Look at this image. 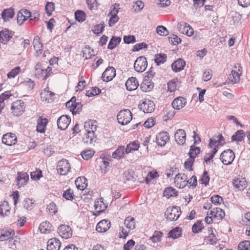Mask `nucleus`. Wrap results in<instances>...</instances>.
I'll return each mask as SVG.
<instances>
[{"label": "nucleus", "instance_id": "f257e3e1", "mask_svg": "<svg viewBox=\"0 0 250 250\" xmlns=\"http://www.w3.org/2000/svg\"><path fill=\"white\" fill-rule=\"evenodd\" d=\"M181 214L180 207H169L165 212V216L167 219L170 221L177 220Z\"/></svg>", "mask_w": 250, "mask_h": 250}, {"label": "nucleus", "instance_id": "f03ea898", "mask_svg": "<svg viewBox=\"0 0 250 250\" xmlns=\"http://www.w3.org/2000/svg\"><path fill=\"white\" fill-rule=\"evenodd\" d=\"M117 118L118 123L121 125H127L132 119V113L129 109H124L118 113Z\"/></svg>", "mask_w": 250, "mask_h": 250}, {"label": "nucleus", "instance_id": "7ed1b4c3", "mask_svg": "<svg viewBox=\"0 0 250 250\" xmlns=\"http://www.w3.org/2000/svg\"><path fill=\"white\" fill-rule=\"evenodd\" d=\"M235 158V155L232 150L227 149L224 150L220 155V159L222 162L226 165H230Z\"/></svg>", "mask_w": 250, "mask_h": 250}, {"label": "nucleus", "instance_id": "20e7f679", "mask_svg": "<svg viewBox=\"0 0 250 250\" xmlns=\"http://www.w3.org/2000/svg\"><path fill=\"white\" fill-rule=\"evenodd\" d=\"M147 66L146 59L144 56H140L137 58L134 63L135 70L138 72L145 71Z\"/></svg>", "mask_w": 250, "mask_h": 250}, {"label": "nucleus", "instance_id": "39448f33", "mask_svg": "<svg viewBox=\"0 0 250 250\" xmlns=\"http://www.w3.org/2000/svg\"><path fill=\"white\" fill-rule=\"evenodd\" d=\"M70 165L67 160L60 161L57 167V171L62 175H66L70 170Z\"/></svg>", "mask_w": 250, "mask_h": 250}, {"label": "nucleus", "instance_id": "423d86ee", "mask_svg": "<svg viewBox=\"0 0 250 250\" xmlns=\"http://www.w3.org/2000/svg\"><path fill=\"white\" fill-rule=\"evenodd\" d=\"M24 103L21 100H18L14 102L11 106L12 113L15 116L21 115L24 112Z\"/></svg>", "mask_w": 250, "mask_h": 250}, {"label": "nucleus", "instance_id": "0eeeda50", "mask_svg": "<svg viewBox=\"0 0 250 250\" xmlns=\"http://www.w3.org/2000/svg\"><path fill=\"white\" fill-rule=\"evenodd\" d=\"M225 144V141L223 136L220 133H217L210 139L209 146L212 148L213 146H222Z\"/></svg>", "mask_w": 250, "mask_h": 250}, {"label": "nucleus", "instance_id": "6e6552de", "mask_svg": "<svg viewBox=\"0 0 250 250\" xmlns=\"http://www.w3.org/2000/svg\"><path fill=\"white\" fill-rule=\"evenodd\" d=\"M188 179L187 176L185 174H177L174 179L175 186L179 188H184L188 184Z\"/></svg>", "mask_w": 250, "mask_h": 250}, {"label": "nucleus", "instance_id": "1a4fd4ad", "mask_svg": "<svg viewBox=\"0 0 250 250\" xmlns=\"http://www.w3.org/2000/svg\"><path fill=\"white\" fill-rule=\"evenodd\" d=\"M59 234L63 238L67 239L71 237L72 230L71 228L65 225H62L58 229Z\"/></svg>", "mask_w": 250, "mask_h": 250}, {"label": "nucleus", "instance_id": "9d476101", "mask_svg": "<svg viewBox=\"0 0 250 250\" xmlns=\"http://www.w3.org/2000/svg\"><path fill=\"white\" fill-rule=\"evenodd\" d=\"M242 67L241 66H238V71L240 72L239 73L236 70H232L231 71L229 77H228V83H231L232 84L237 83L240 81V76L241 75Z\"/></svg>", "mask_w": 250, "mask_h": 250}, {"label": "nucleus", "instance_id": "9b49d317", "mask_svg": "<svg viewBox=\"0 0 250 250\" xmlns=\"http://www.w3.org/2000/svg\"><path fill=\"white\" fill-rule=\"evenodd\" d=\"M232 184L238 190H244L248 186V183L246 179L239 176L235 177L233 180Z\"/></svg>", "mask_w": 250, "mask_h": 250}, {"label": "nucleus", "instance_id": "f8f14e48", "mask_svg": "<svg viewBox=\"0 0 250 250\" xmlns=\"http://www.w3.org/2000/svg\"><path fill=\"white\" fill-rule=\"evenodd\" d=\"M139 105L140 108L142 109L145 113H151L155 109V104L153 102L147 99H145Z\"/></svg>", "mask_w": 250, "mask_h": 250}, {"label": "nucleus", "instance_id": "ddd939ff", "mask_svg": "<svg viewBox=\"0 0 250 250\" xmlns=\"http://www.w3.org/2000/svg\"><path fill=\"white\" fill-rule=\"evenodd\" d=\"M71 121L70 118L67 115H62L57 120V125L59 129L65 130L69 125Z\"/></svg>", "mask_w": 250, "mask_h": 250}, {"label": "nucleus", "instance_id": "4468645a", "mask_svg": "<svg viewBox=\"0 0 250 250\" xmlns=\"http://www.w3.org/2000/svg\"><path fill=\"white\" fill-rule=\"evenodd\" d=\"M116 76V70L113 67H108L102 74V79L104 81L109 82L111 81Z\"/></svg>", "mask_w": 250, "mask_h": 250}, {"label": "nucleus", "instance_id": "2eb2a0df", "mask_svg": "<svg viewBox=\"0 0 250 250\" xmlns=\"http://www.w3.org/2000/svg\"><path fill=\"white\" fill-rule=\"evenodd\" d=\"M17 141V137L15 134L12 133L5 134L2 138V142L9 146L15 145Z\"/></svg>", "mask_w": 250, "mask_h": 250}, {"label": "nucleus", "instance_id": "dca6fc26", "mask_svg": "<svg viewBox=\"0 0 250 250\" xmlns=\"http://www.w3.org/2000/svg\"><path fill=\"white\" fill-rule=\"evenodd\" d=\"M174 138L178 145H184L186 140V134L185 130L182 129H178L175 133Z\"/></svg>", "mask_w": 250, "mask_h": 250}, {"label": "nucleus", "instance_id": "f3484780", "mask_svg": "<svg viewBox=\"0 0 250 250\" xmlns=\"http://www.w3.org/2000/svg\"><path fill=\"white\" fill-rule=\"evenodd\" d=\"M187 99L183 97H178L174 99L171 105L174 109L179 110L185 106Z\"/></svg>", "mask_w": 250, "mask_h": 250}, {"label": "nucleus", "instance_id": "a211bd4d", "mask_svg": "<svg viewBox=\"0 0 250 250\" xmlns=\"http://www.w3.org/2000/svg\"><path fill=\"white\" fill-rule=\"evenodd\" d=\"M207 214L208 215H212L214 219L217 220H222L225 215L224 211L219 208H213L209 212L208 211Z\"/></svg>", "mask_w": 250, "mask_h": 250}, {"label": "nucleus", "instance_id": "6ab92c4d", "mask_svg": "<svg viewBox=\"0 0 250 250\" xmlns=\"http://www.w3.org/2000/svg\"><path fill=\"white\" fill-rule=\"evenodd\" d=\"M156 143L158 145L164 146L169 139V136L167 132H162L156 136Z\"/></svg>", "mask_w": 250, "mask_h": 250}, {"label": "nucleus", "instance_id": "aec40b11", "mask_svg": "<svg viewBox=\"0 0 250 250\" xmlns=\"http://www.w3.org/2000/svg\"><path fill=\"white\" fill-rule=\"evenodd\" d=\"M61 242L56 238L50 239L47 242V250H59L61 247Z\"/></svg>", "mask_w": 250, "mask_h": 250}, {"label": "nucleus", "instance_id": "412c9836", "mask_svg": "<svg viewBox=\"0 0 250 250\" xmlns=\"http://www.w3.org/2000/svg\"><path fill=\"white\" fill-rule=\"evenodd\" d=\"M110 227V223L107 220H102L96 226V230L99 232L106 231Z\"/></svg>", "mask_w": 250, "mask_h": 250}, {"label": "nucleus", "instance_id": "4be33fe9", "mask_svg": "<svg viewBox=\"0 0 250 250\" xmlns=\"http://www.w3.org/2000/svg\"><path fill=\"white\" fill-rule=\"evenodd\" d=\"M139 85L137 79L135 77H130L126 81L125 86L127 90L132 91L137 89Z\"/></svg>", "mask_w": 250, "mask_h": 250}, {"label": "nucleus", "instance_id": "5701e85b", "mask_svg": "<svg viewBox=\"0 0 250 250\" xmlns=\"http://www.w3.org/2000/svg\"><path fill=\"white\" fill-rule=\"evenodd\" d=\"M29 180V176L26 173L19 172L17 177V185L19 187L25 185Z\"/></svg>", "mask_w": 250, "mask_h": 250}, {"label": "nucleus", "instance_id": "b1692460", "mask_svg": "<svg viewBox=\"0 0 250 250\" xmlns=\"http://www.w3.org/2000/svg\"><path fill=\"white\" fill-rule=\"evenodd\" d=\"M33 44L34 48L36 50V56H39L42 53V44L40 42V39L39 36H36L33 40Z\"/></svg>", "mask_w": 250, "mask_h": 250}, {"label": "nucleus", "instance_id": "393cba45", "mask_svg": "<svg viewBox=\"0 0 250 250\" xmlns=\"http://www.w3.org/2000/svg\"><path fill=\"white\" fill-rule=\"evenodd\" d=\"M15 15L14 9L12 7L4 9L1 14V17L4 21H9L12 19Z\"/></svg>", "mask_w": 250, "mask_h": 250}, {"label": "nucleus", "instance_id": "a878e982", "mask_svg": "<svg viewBox=\"0 0 250 250\" xmlns=\"http://www.w3.org/2000/svg\"><path fill=\"white\" fill-rule=\"evenodd\" d=\"M12 37V35L8 29H4L0 31V42L1 43H6Z\"/></svg>", "mask_w": 250, "mask_h": 250}, {"label": "nucleus", "instance_id": "bb28decb", "mask_svg": "<svg viewBox=\"0 0 250 250\" xmlns=\"http://www.w3.org/2000/svg\"><path fill=\"white\" fill-rule=\"evenodd\" d=\"M185 64V62L183 59H179L172 64L171 67L174 72H177L182 70Z\"/></svg>", "mask_w": 250, "mask_h": 250}, {"label": "nucleus", "instance_id": "cd10ccee", "mask_svg": "<svg viewBox=\"0 0 250 250\" xmlns=\"http://www.w3.org/2000/svg\"><path fill=\"white\" fill-rule=\"evenodd\" d=\"M125 153V149L124 146H120L113 152L112 156L113 158L120 160L123 158Z\"/></svg>", "mask_w": 250, "mask_h": 250}, {"label": "nucleus", "instance_id": "c85d7f7f", "mask_svg": "<svg viewBox=\"0 0 250 250\" xmlns=\"http://www.w3.org/2000/svg\"><path fill=\"white\" fill-rule=\"evenodd\" d=\"M75 183L77 188L82 190L84 189L87 185V179L84 177L77 178Z\"/></svg>", "mask_w": 250, "mask_h": 250}, {"label": "nucleus", "instance_id": "c756f323", "mask_svg": "<svg viewBox=\"0 0 250 250\" xmlns=\"http://www.w3.org/2000/svg\"><path fill=\"white\" fill-rule=\"evenodd\" d=\"M48 120L46 118H41L38 119L37 125V131L40 133H43L45 131V129Z\"/></svg>", "mask_w": 250, "mask_h": 250}, {"label": "nucleus", "instance_id": "7c9ffc66", "mask_svg": "<svg viewBox=\"0 0 250 250\" xmlns=\"http://www.w3.org/2000/svg\"><path fill=\"white\" fill-rule=\"evenodd\" d=\"M39 229L42 233H48L53 230L52 225L47 221L42 223L39 226Z\"/></svg>", "mask_w": 250, "mask_h": 250}, {"label": "nucleus", "instance_id": "2f4dec72", "mask_svg": "<svg viewBox=\"0 0 250 250\" xmlns=\"http://www.w3.org/2000/svg\"><path fill=\"white\" fill-rule=\"evenodd\" d=\"M10 209L8 202L4 201L0 205V215L2 217L8 215L10 213Z\"/></svg>", "mask_w": 250, "mask_h": 250}, {"label": "nucleus", "instance_id": "473e14b6", "mask_svg": "<svg viewBox=\"0 0 250 250\" xmlns=\"http://www.w3.org/2000/svg\"><path fill=\"white\" fill-rule=\"evenodd\" d=\"M83 140L84 143L91 144L96 142V137L92 131H87V133L84 135Z\"/></svg>", "mask_w": 250, "mask_h": 250}, {"label": "nucleus", "instance_id": "72a5a7b5", "mask_svg": "<svg viewBox=\"0 0 250 250\" xmlns=\"http://www.w3.org/2000/svg\"><path fill=\"white\" fill-rule=\"evenodd\" d=\"M15 232L13 230H2L0 232V240L3 241L8 240L12 238Z\"/></svg>", "mask_w": 250, "mask_h": 250}, {"label": "nucleus", "instance_id": "f704fd0d", "mask_svg": "<svg viewBox=\"0 0 250 250\" xmlns=\"http://www.w3.org/2000/svg\"><path fill=\"white\" fill-rule=\"evenodd\" d=\"M94 207L96 211L99 213L102 212L107 207L104 203L103 199L96 201Z\"/></svg>", "mask_w": 250, "mask_h": 250}, {"label": "nucleus", "instance_id": "c9c22d12", "mask_svg": "<svg viewBox=\"0 0 250 250\" xmlns=\"http://www.w3.org/2000/svg\"><path fill=\"white\" fill-rule=\"evenodd\" d=\"M139 148V143L138 141H133L128 144L125 148V153L128 154L133 151H136Z\"/></svg>", "mask_w": 250, "mask_h": 250}, {"label": "nucleus", "instance_id": "e433bc0d", "mask_svg": "<svg viewBox=\"0 0 250 250\" xmlns=\"http://www.w3.org/2000/svg\"><path fill=\"white\" fill-rule=\"evenodd\" d=\"M245 136V134L243 130L236 131L231 137L232 141L242 142Z\"/></svg>", "mask_w": 250, "mask_h": 250}, {"label": "nucleus", "instance_id": "4c0bfd02", "mask_svg": "<svg viewBox=\"0 0 250 250\" xmlns=\"http://www.w3.org/2000/svg\"><path fill=\"white\" fill-rule=\"evenodd\" d=\"M125 226L130 230L135 228V219L131 216L126 217L124 221Z\"/></svg>", "mask_w": 250, "mask_h": 250}, {"label": "nucleus", "instance_id": "58836bf2", "mask_svg": "<svg viewBox=\"0 0 250 250\" xmlns=\"http://www.w3.org/2000/svg\"><path fill=\"white\" fill-rule=\"evenodd\" d=\"M177 195V191L172 187L167 188L164 191V196L167 198H169L172 196H176Z\"/></svg>", "mask_w": 250, "mask_h": 250}, {"label": "nucleus", "instance_id": "ea45409f", "mask_svg": "<svg viewBox=\"0 0 250 250\" xmlns=\"http://www.w3.org/2000/svg\"><path fill=\"white\" fill-rule=\"evenodd\" d=\"M181 236V229L179 227H176L175 229L171 230L168 232L169 237L173 239H177Z\"/></svg>", "mask_w": 250, "mask_h": 250}, {"label": "nucleus", "instance_id": "a19ab883", "mask_svg": "<svg viewBox=\"0 0 250 250\" xmlns=\"http://www.w3.org/2000/svg\"><path fill=\"white\" fill-rule=\"evenodd\" d=\"M121 41V38L120 37H112L108 43V48L109 49H114Z\"/></svg>", "mask_w": 250, "mask_h": 250}, {"label": "nucleus", "instance_id": "79ce46f5", "mask_svg": "<svg viewBox=\"0 0 250 250\" xmlns=\"http://www.w3.org/2000/svg\"><path fill=\"white\" fill-rule=\"evenodd\" d=\"M178 79H173L167 83L168 90L170 92L175 91L178 87Z\"/></svg>", "mask_w": 250, "mask_h": 250}, {"label": "nucleus", "instance_id": "37998d69", "mask_svg": "<svg viewBox=\"0 0 250 250\" xmlns=\"http://www.w3.org/2000/svg\"><path fill=\"white\" fill-rule=\"evenodd\" d=\"M84 128L86 131H92V132L94 134V132L97 128V125L95 124V122L94 121H89L88 122H86L84 123Z\"/></svg>", "mask_w": 250, "mask_h": 250}, {"label": "nucleus", "instance_id": "c03bdc74", "mask_svg": "<svg viewBox=\"0 0 250 250\" xmlns=\"http://www.w3.org/2000/svg\"><path fill=\"white\" fill-rule=\"evenodd\" d=\"M167 55L165 54H159L155 55V62L157 65H159L161 63H163L166 61Z\"/></svg>", "mask_w": 250, "mask_h": 250}, {"label": "nucleus", "instance_id": "a18cd8bd", "mask_svg": "<svg viewBox=\"0 0 250 250\" xmlns=\"http://www.w3.org/2000/svg\"><path fill=\"white\" fill-rule=\"evenodd\" d=\"M75 19L79 22H83L85 20V14L81 10H77L75 13Z\"/></svg>", "mask_w": 250, "mask_h": 250}, {"label": "nucleus", "instance_id": "49530a36", "mask_svg": "<svg viewBox=\"0 0 250 250\" xmlns=\"http://www.w3.org/2000/svg\"><path fill=\"white\" fill-rule=\"evenodd\" d=\"M94 153V151L91 149H88L82 151L81 155L83 159L88 160L93 156Z\"/></svg>", "mask_w": 250, "mask_h": 250}, {"label": "nucleus", "instance_id": "de8ad7c7", "mask_svg": "<svg viewBox=\"0 0 250 250\" xmlns=\"http://www.w3.org/2000/svg\"><path fill=\"white\" fill-rule=\"evenodd\" d=\"M104 28V24L100 23L93 26L92 28V31L94 34L99 35L103 32Z\"/></svg>", "mask_w": 250, "mask_h": 250}, {"label": "nucleus", "instance_id": "09e8293b", "mask_svg": "<svg viewBox=\"0 0 250 250\" xmlns=\"http://www.w3.org/2000/svg\"><path fill=\"white\" fill-rule=\"evenodd\" d=\"M200 148L198 147H195L191 146L190 147V151L189 152V157L194 159L196 156L200 153Z\"/></svg>", "mask_w": 250, "mask_h": 250}, {"label": "nucleus", "instance_id": "8fccbe9b", "mask_svg": "<svg viewBox=\"0 0 250 250\" xmlns=\"http://www.w3.org/2000/svg\"><path fill=\"white\" fill-rule=\"evenodd\" d=\"M55 4L52 2H47L45 5V10L47 16H50L54 10Z\"/></svg>", "mask_w": 250, "mask_h": 250}, {"label": "nucleus", "instance_id": "3c124183", "mask_svg": "<svg viewBox=\"0 0 250 250\" xmlns=\"http://www.w3.org/2000/svg\"><path fill=\"white\" fill-rule=\"evenodd\" d=\"M21 71V68L19 66L15 67L12 69L7 74V77L8 78H14Z\"/></svg>", "mask_w": 250, "mask_h": 250}, {"label": "nucleus", "instance_id": "603ef678", "mask_svg": "<svg viewBox=\"0 0 250 250\" xmlns=\"http://www.w3.org/2000/svg\"><path fill=\"white\" fill-rule=\"evenodd\" d=\"M238 247L239 250H250V241H243L239 244Z\"/></svg>", "mask_w": 250, "mask_h": 250}, {"label": "nucleus", "instance_id": "864d4df0", "mask_svg": "<svg viewBox=\"0 0 250 250\" xmlns=\"http://www.w3.org/2000/svg\"><path fill=\"white\" fill-rule=\"evenodd\" d=\"M82 109V104L80 102H77L74 104V107L70 109L73 114L79 113Z\"/></svg>", "mask_w": 250, "mask_h": 250}, {"label": "nucleus", "instance_id": "5fc2aeb1", "mask_svg": "<svg viewBox=\"0 0 250 250\" xmlns=\"http://www.w3.org/2000/svg\"><path fill=\"white\" fill-rule=\"evenodd\" d=\"M62 196L66 200H72L74 197L73 190L70 188L67 189L63 192Z\"/></svg>", "mask_w": 250, "mask_h": 250}, {"label": "nucleus", "instance_id": "6e6d98bb", "mask_svg": "<svg viewBox=\"0 0 250 250\" xmlns=\"http://www.w3.org/2000/svg\"><path fill=\"white\" fill-rule=\"evenodd\" d=\"M34 202L32 199L26 198L23 201V206L27 209H31L33 207Z\"/></svg>", "mask_w": 250, "mask_h": 250}, {"label": "nucleus", "instance_id": "4d7b16f0", "mask_svg": "<svg viewBox=\"0 0 250 250\" xmlns=\"http://www.w3.org/2000/svg\"><path fill=\"white\" fill-rule=\"evenodd\" d=\"M212 76V70L211 69H208L205 70V71L203 73L202 78L204 80V81H208L211 79Z\"/></svg>", "mask_w": 250, "mask_h": 250}, {"label": "nucleus", "instance_id": "13d9d810", "mask_svg": "<svg viewBox=\"0 0 250 250\" xmlns=\"http://www.w3.org/2000/svg\"><path fill=\"white\" fill-rule=\"evenodd\" d=\"M188 26L187 23L182 22L178 24V29L180 32L186 35V29H188Z\"/></svg>", "mask_w": 250, "mask_h": 250}, {"label": "nucleus", "instance_id": "bf43d9fd", "mask_svg": "<svg viewBox=\"0 0 250 250\" xmlns=\"http://www.w3.org/2000/svg\"><path fill=\"white\" fill-rule=\"evenodd\" d=\"M31 178L34 180H38L42 177V172L40 170H36L35 171L31 172Z\"/></svg>", "mask_w": 250, "mask_h": 250}, {"label": "nucleus", "instance_id": "052dcab7", "mask_svg": "<svg viewBox=\"0 0 250 250\" xmlns=\"http://www.w3.org/2000/svg\"><path fill=\"white\" fill-rule=\"evenodd\" d=\"M157 33L161 36H167L168 34V31L163 26H158L156 29Z\"/></svg>", "mask_w": 250, "mask_h": 250}, {"label": "nucleus", "instance_id": "680f3d73", "mask_svg": "<svg viewBox=\"0 0 250 250\" xmlns=\"http://www.w3.org/2000/svg\"><path fill=\"white\" fill-rule=\"evenodd\" d=\"M163 233L161 231H156L154 232L153 236L150 237V240L154 243L158 242L160 240Z\"/></svg>", "mask_w": 250, "mask_h": 250}, {"label": "nucleus", "instance_id": "e2e57ef3", "mask_svg": "<svg viewBox=\"0 0 250 250\" xmlns=\"http://www.w3.org/2000/svg\"><path fill=\"white\" fill-rule=\"evenodd\" d=\"M209 179L208 172L206 171H205L203 173L200 181L202 184H204L205 186H207L208 184Z\"/></svg>", "mask_w": 250, "mask_h": 250}, {"label": "nucleus", "instance_id": "0e129e2a", "mask_svg": "<svg viewBox=\"0 0 250 250\" xmlns=\"http://www.w3.org/2000/svg\"><path fill=\"white\" fill-rule=\"evenodd\" d=\"M86 3L88 5V8L90 10L97 9L98 6V2L97 1V0H86Z\"/></svg>", "mask_w": 250, "mask_h": 250}, {"label": "nucleus", "instance_id": "69168bd1", "mask_svg": "<svg viewBox=\"0 0 250 250\" xmlns=\"http://www.w3.org/2000/svg\"><path fill=\"white\" fill-rule=\"evenodd\" d=\"M203 228L202 223L201 222H197L193 225L192 230L194 233H198Z\"/></svg>", "mask_w": 250, "mask_h": 250}, {"label": "nucleus", "instance_id": "338daca9", "mask_svg": "<svg viewBox=\"0 0 250 250\" xmlns=\"http://www.w3.org/2000/svg\"><path fill=\"white\" fill-rule=\"evenodd\" d=\"M223 198L218 195H214L211 197V202L215 205H220L223 202Z\"/></svg>", "mask_w": 250, "mask_h": 250}, {"label": "nucleus", "instance_id": "774afa93", "mask_svg": "<svg viewBox=\"0 0 250 250\" xmlns=\"http://www.w3.org/2000/svg\"><path fill=\"white\" fill-rule=\"evenodd\" d=\"M44 69L41 66V64L38 63L35 67V75L38 77H41L43 74Z\"/></svg>", "mask_w": 250, "mask_h": 250}]
</instances>
